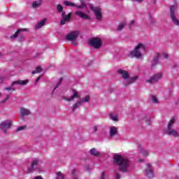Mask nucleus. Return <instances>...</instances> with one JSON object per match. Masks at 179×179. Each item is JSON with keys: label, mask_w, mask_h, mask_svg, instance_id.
<instances>
[{"label": "nucleus", "mask_w": 179, "mask_h": 179, "mask_svg": "<svg viewBox=\"0 0 179 179\" xmlns=\"http://www.w3.org/2000/svg\"><path fill=\"white\" fill-rule=\"evenodd\" d=\"M113 163L119 166V170L122 173H127L128 171V166H129L128 158L123 157L120 155H115L113 157Z\"/></svg>", "instance_id": "f257e3e1"}, {"label": "nucleus", "mask_w": 179, "mask_h": 179, "mask_svg": "<svg viewBox=\"0 0 179 179\" xmlns=\"http://www.w3.org/2000/svg\"><path fill=\"white\" fill-rule=\"evenodd\" d=\"M117 73L121 75L122 78L124 79V81L123 82L124 87H128V86H130V85L135 83V82L138 80V76L129 78V73L125 70H118Z\"/></svg>", "instance_id": "f03ea898"}, {"label": "nucleus", "mask_w": 179, "mask_h": 179, "mask_svg": "<svg viewBox=\"0 0 179 179\" xmlns=\"http://www.w3.org/2000/svg\"><path fill=\"white\" fill-rule=\"evenodd\" d=\"M146 46L143 43H138L134 50L131 51L129 54L130 58H136V59H142V52L141 51H145Z\"/></svg>", "instance_id": "7ed1b4c3"}, {"label": "nucleus", "mask_w": 179, "mask_h": 179, "mask_svg": "<svg viewBox=\"0 0 179 179\" xmlns=\"http://www.w3.org/2000/svg\"><path fill=\"white\" fill-rule=\"evenodd\" d=\"M23 31H27V29H18L13 35L10 36L11 40L13 38H17V37H20L18 41L22 42L23 38H24V35L23 34Z\"/></svg>", "instance_id": "20e7f679"}, {"label": "nucleus", "mask_w": 179, "mask_h": 179, "mask_svg": "<svg viewBox=\"0 0 179 179\" xmlns=\"http://www.w3.org/2000/svg\"><path fill=\"white\" fill-rule=\"evenodd\" d=\"M89 101H90V96L89 95H87L85 98L78 100V101L74 103V105L73 106V111H75L76 109L79 108V106H82L83 103H89Z\"/></svg>", "instance_id": "39448f33"}, {"label": "nucleus", "mask_w": 179, "mask_h": 179, "mask_svg": "<svg viewBox=\"0 0 179 179\" xmlns=\"http://www.w3.org/2000/svg\"><path fill=\"white\" fill-rule=\"evenodd\" d=\"M80 34V31L78 30L72 31L66 36V40H67V41H75V40L79 37Z\"/></svg>", "instance_id": "423d86ee"}, {"label": "nucleus", "mask_w": 179, "mask_h": 179, "mask_svg": "<svg viewBox=\"0 0 179 179\" xmlns=\"http://www.w3.org/2000/svg\"><path fill=\"white\" fill-rule=\"evenodd\" d=\"M90 8L91 10L94 12L96 20H101V19H103V14H101V9L100 7H95L91 5Z\"/></svg>", "instance_id": "0eeeda50"}, {"label": "nucleus", "mask_w": 179, "mask_h": 179, "mask_svg": "<svg viewBox=\"0 0 179 179\" xmlns=\"http://www.w3.org/2000/svg\"><path fill=\"white\" fill-rule=\"evenodd\" d=\"M162 78H163V73H158L153 75L150 79H148L147 83H150L151 85H155V83H157Z\"/></svg>", "instance_id": "6e6552de"}, {"label": "nucleus", "mask_w": 179, "mask_h": 179, "mask_svg": "<svg viewBox=\"0 0 179 179\" xmlns=\"http://www.w3.org/2000/svg\"><path fill=\"white\" fill-rule=\"evenodd\" d=\"M101 40L99 38H94L90 40V45L94 48L99 49L101 47Z\"/></svg>", "instance_id": "1a4fd4ad"}, {"label": "nucleus", "mask_w": 179, "mask_h": 179, "mask_svg": "<svg viewBox=\"0 0 179 179\" xmlns=\"http://www.w3.org/2000/svg\"><path fill=\"white\" fill-rule=\"evenodd\" d=\"M170 11L171 18L172 19V21L173 22L174 24H176V26H179V20L176 17V6H171Z\"/></svg>", "instance_id": "9d476101"}, {"label": "nucleus", "mask_w": 179, "mask_h": 179, "mask_svg": "<svg viewBox=\"0 0 179 179\" xmlns=\"http://www.w3.org/2000/svg\"><path fill=\"white\" fill-rule=\"evenodd\" d=\"M11 126H12V122L9 120H6L1 123L0 128L1 129H2V131H3L4 134H6L7 132L6 129L10 128Z\"/></svg>", "instance_id": "9b49d317"}, {"label": "nucleus", "mask_w": 179, "mask_h": 179, "mask_svg": "<svg viewBox=\"0 0 179 179\" xmlns=\"http://www.w3.org/2000/svg\"><path fill=\"white\" fill-rule=\"evenodd\" d=\"M72 92H73V94L71 95V97L69 98H66V97H64V100L66 101H73V100H75V99H79V97H80L79 96V94L78 93V91H76V90H72Z\"/></svg>", "instance_id": "f8f14e48"}, {"label": "nucleus", "mask_w": 179, "mask_h": 179, "mask_svg": "<svg viewBox=\"0 0 179 179\" xmlns=\"http://www.w3.org/2000/svg\"><path fill=\"white\" fill-rule=\"evenodd\" d=\"M145 173L148 177V178H153L155 177V174L153 173V169L150 166V164H147V168L145 169Z\"/></svg>", "instance_id": "ddd939ff"}, {"label": "nucleus", "mask_w": 179, "mask_h": 179, "mask_svg": "<svg viewBox=\"0 0 179 179\" xmlns=\"http://www.w3.org/2000/svg\"><path fill=\"white\" fill-rule=\"evenodd\" d=\"M75 14L76 15V16H79V17H80L81 19H85V20H90V16L86 15V13L80 11V10H78L75 13Z\"/></svg>", "instance_id": "4468645a"}, {"label": "nucleus", "mask_w": 179, "mask_h": 179, "mask_svg": "<svg viewBox=\"0 0 179 179\" xmlns=\"http://www.w3.org/2000/svg\"><path fill=\"white\" fill-rule=\"evenodd\" d=\"M118 134V127L112 126L110 127L109 135L110 138H114Z\"/></svg>", "instance_id": "2eb2a0df"}, {"label": "nucleus", "mask_w": 179, "mask_h": 179, "mask_svg": "<svg viewBox=\"0 0 179 179\" xmlns=\"http://www.w3.org/2000/svg\"><path fill=\"white\" fill-rule=\"evenodd\" d=\"M166 134L169 136H174V138H178L179 136L178 132L172 129H166Z\"/></svg>", "instance_id": "dca6fc26"}, {"label": "nucleus", "mask_w": 179, "mask_h": 179, "mask_svg": "<svg viewBox=\"0 0 179 179\" xmlns=\"http://www.w3.org/2000/svg\"><path fill=\"white\" fill-rule=\"evenodd\" d=\"M28 83H29V80H18L13 82L11 83V86H15V85H20L21 86H24L27 85Z\"/></svg>", "instance_id": "f3484780"}, {"label": "nucleus", "mask_w": 179, "mask_h": 179, "mask_svg": "<svg viewBox=\"0 0 179 179\" xmlns=\"http://www.w3.org/2000/svg\"><path fill=\"white\" fill-rule=\"evenodd\" d=\"M20 111V117H22V118H23V117L26 115H30L31 114L30 110L26 108H21Z\"/></svg>", "instance_id": "a211bd4d"}, {"label": "nucleus", "mask_w": 179, "mask_h": 179, "mask_svg": "<svg viewBox=\"0 0 179 179\" xmlns=\"http://www.w3.org/2000/svg\"><path fill=\"white\" fill-rule=\"evenodd\" d=\"M38 165V162L37 161V159H34L31 165V168L28 169V173H33V170H36Z\"/></svg>", "instance_id": "6ab92c4d"}, {"label": "nucleus", "mask_w": 179, "mask_h": 179, "mask_svg": "<svg viewBox=\"0 0 179 179\" xmlns=\"http://www.w3.org/2000/svg\"><path fill=\"white\" fill-rule=\"evenodd\" d=\"M71 16H72V13H69L68 15H66L64 18L61 20L60 24H65L66 22H69V20H71Z\"/></svg>", "instance_id": "aec40b11"}, {"label": "nucleus", "mask_w": 179, "mask_h": 179, "mask_svg": "<svg viewBox=\"0 0 179 179\" xmlns=\"http://www.w3.org/2000/svg\"><path fill=\"white\" fill-rule=\"evenodd\" d=\"M45 22H47V19L44 18L41 22H39L37 25L35 27L36 29H41L44 24H45Z\"/></svg>", "instance_id": "412c9836"}, {"label": "nucleus", "mask_w": 179, "mask_h": 179, "mask_svg": "<svg viewBox=\"0 0 179 179\" xmlns=\"http://www.w3.org/2000/svg\"><path fill=\"white\" fill-rule=\"evenodd\" d=\"M176 122V119L172 117L168 123V127L166 129H171V127H173V124Z\"/></svg>", "instance_id": "4be33fe9"}, {"label": "nucleus", "mask_w": 179, "mask_h": 179, "mask_svg": "<svg viewBox=\"0 0 179 179\" xmlns=\"http://www.w3.org/2000/svg\"><path fill=\"white\" fill-rule=\"evenodd\" d=\"M90 154L92 155V156H99L100 153L97 152V150L96 148H92L90 151Z\"/></svg>", "instance_id": "5701e85b"}, {"label": "nucleus", "mask_w": 179, "mask_h": 179, "mask_svg": "<svg viewBox=\"0 0 179 179\" xmlns=\"http://www.w3.org/2000/svg\"><path fill=\"white\" fill-rule=\"evenodd\" d=\"M43 69H41V66H37L36 70L32 71V75H36V73H41Z\"/></svg>", "instance_id": "b1692460"}, {"label": "nucleus", "mask_w": 179, "mask_h": 179, "mask_svg": "<svg viewBox=\"0 0 179 179\" xmlns=\"http://www.w3.org/2000/svg\"><path fill=\"white\" fill-rule=\"evenodd\" d=\"M56 178L55 179H64L65 176L63 175L62 172L58 171L56 173Z\"/></svg>", "instance_id": "393cba45"}, {"label": "nucleus", "mask_w": 179, "mask_h": 179, "mask_svg": "<svg viewBox=\"0 0 179 179\" xmlns=\"http://www.w3.org/2000/svg\"><path fill=\"white\" fill-rule=\"evenodd\" d=\"M81 2V5L80 6H78L76 4V8H78V9H83V8H86V3L85 2H83V0L80 1Z\"/></svg>", "instance_id": "a878e982"}, {"label": "nucleus", "mask_w": 179, "mask_h": 179, "mask_svg": "<svg viewBox=\"0 0 179 179\" xmlns=\"http://www.w3.org/2000/svg\"><path fill=\"white\" fill-rule=\"evenodd\" d=\"M41 5V1H34L32 3V8H38Z\"/></svg>", "instance_id": "bb28decb"}, {"label": "nucleus", "mask_w": 179, "mask_h": 179, "mask_svg": "<svg viewBox=\"0 0 179 179\" xmlns=\"http://www.w3.org/2000/svg\"><path fill=\"white\" fill-rule=\"evenodd\" d=\"M64 3L66 6H76V4L68 1H64Z\"/></svg>", "instance_id": "cd10ccee"}, {"label": "nucleus", "mask_w": 179, "mask_h": 179, "mask_svg": "<svg viewBox=\"0 0 179 179\" xmlns=\"http://www.w3.org/2000/svg\"><path fill=\"white\" fill-rule=\"evenodd\" d=\"M57 10L59 12V13H62L64 10V7L61 4H58L57 6Z\"/></svg>", "instance_id": "c85d7f7f"}, {"label": "nucleus", "mask_w": 179, "mask_h": 179, "mask_svg": "<svg viewBox=\"0 0 179 179\" xmlns=\"http://www.w3.org/2000/svg\"><path fill=\"white\" fill-rule=\"evenodd\" d=\"M109 117L113 121H115L116 122H118V117L117 116H114L113 113H110Z\"/></svg>", "instance_id": "c756f323"}, {"label": "nucleus", "mask_w": 179, "mask_h": 179, "mask_svg": "<svg viewBox=\"0 0 179 179\" xmlns=\"http://www.w3.org/2000/svg\"><path fill=\"white\" fill-rule=\"evenodd\" d=\"M124 27H125V22H122V23L120 24L117 30H118V31H121V30H122V29H124Z\"/></svg>", "instance_id": "7c9ffc66"}, {"label": "nucleus", "mask_w": 179, "mask_h": 179, "mask_svg": "<svg viewBox=\"0 0 179 179\" xmlns=\"http://www.w3.org/2000/svg\"><path fill=\"white\" fill-rule=\"evenodd\" d=\"M4 90H7V92H10V93H12V92H15L16 89L10 87H6L4 88Z\"/></svg>", "instance_id": "2f4dec72"}, {"label": "nucleus", "mask_w": 179, "mask_h": 179, "mask_svg": "<svg viewBox=\"0 0 179 179\" xmlns=\"http://www.w3.org/2000/svg\"><path fill=\"white\" fill-rule=\"evenodd\" d=\"M62 78H59V83L56 85L55 90V89H58V87H59V85H61L62 82Z\"/></svg>", "instance_id": "473e14b6"}, {"label": "nucleus", "mask_w": 179, "mask_h": 179, "mask_svg": "<svg viewBox=\"0 0 179 179\" xmlns=\"http://www.w3.org/2000/svg\"><path fill=\"white\" fill-rule=\"evenodd\" d=\"M27 128V126H22L17 128V131L19 132V131H23V129H26Z\"/></svg>", "instance_id": "72a5a7b5"}, {"label": "nucleus", "mask_w": 179, "mask_h": 179, "mask_svg": "<svg viewBox=\"0 0 179 179\" xmlns=\"http://www.w3.org/2000/svg\"><path fill=\"white\" fill-rule=\"evenodd\" d=\"M141 155H143V156H145V157L149 155V152H148V151H146V150L141 151Z\"/></svg>", "instance_id": "f704fd0d"}, {"label": "nucleus", "mask_w": 179, "mask_h": 179, "mask_svg": "<svg viewBox=\"0 0 179 179\" xmlns=\"http://www.w3.org/2000/svg\"><path fill=\"white\" fill-rule=\"evenodd\" d=\"M160 57V55L159 54V53H157L156 54V56H155V59H154V61H159V58Z\"/></svg>", "instance_id": "c9c22d12"}, {"label": "nucleus", "mask_w": 179, "mask_h": 179, "mask_svg": "<svg viewBox=\"0 0 179 179\" xmlns=\"http://www.w3.org/2000/svg\"><path fill=\"white\" fill-rule=\"evenodd\" d=\"M152 101L155 103H159V101L157 100V98H156V96H152Z\"/></svg>", "instance_id": "e433bc0d"}, {"label": "nucleus", "mask_w": 179, "mask_h": 179, "mask_svg": "<svg viewBox=\"0 0 179 179\" xmlns=\"http://www.w3.org/2000/svg\"><path fill=\"white\" fill-rule=\"evenodd\" d=\"M100 179H106V172H102Z\"/></svg>", "instance_id": "4c0bfd02"}, {"label": "nucleus", "mask_w": 179, "mask_h": 179, "mask_svg": "<svg viewBox=\"0 0 179 179\" xmlns=\"http://www.w3.org/2000/svg\"><path fill=\"white\" fill-rule=\"evenodd\" d=\"M134 24H135V20H131V22L129 24V28L131 29V27H132V26H134Z\"/></svg>", "instance_id": "58836bf2"}, {"label": "nucleus", "mask_w": 179, "mask_h": 179, "mask_svg": "<svg viewBox=\"0 0 179 179\" xmlns=\"http://www.w3.org/2000/svg\"><path fill=\"white\" fill-rule=\"evenodd\" d=\"M116 179H121V175L119 173H115Z\"/></svg>", "instance_id": "ea45409f"}, {"label": "nucleus", "mask_w": 179, "mask_h": 179, "mask_svg": "<svg viewBox=\"0 0 179 179\" xmlns=\"http://www.w3.org/2000/svg\"><path fill=\"white\" fill-rule=\"evenodd\" d=\"M163 57H164V58H165V59H167V58H169V54L163 53Z\"/></svg>", "instance_id": "a19ab883"}, {"label": "nucleus", "mask_w": 179, "mask_h": 179, "mask_svg": "<svg viewBox=\"0 0 179 179\" xmlns=\"http://www.w3.org/2000/svg\"><path fill=\"white\" fill-rule=\"evenodd\" d=\"M9 100V95H7L6 99L2 101V103H6V101H8Z\"/></svg>", "instance_id": "79ce46f5"}, {"label": "nucleus", "mask_w": 179, "mask_h": 179, "mask_svg": "<svg viewBox=\"0 0 179 179\" xmlns=\"http://www.w3.org/2000/svg\"><path fill=\"white\" fill-rule=\"evenodd\" d=\"M4 80H5V78L3 77L0 78V83H3Z\"/></svg>", "instance_id": "37998d69"}, {"label": "nucleus", "mask_w": 179, "mask_h": 179, "mask_svg": "<svg viewBox=\"0 0 179 179\" xmlns=\"http://www.w3.org/2000/svg\"><path fill=\"white\" fill-rule=\"evenodd\" d=\"M34 179H43L41 176H35Z\"/></svg>", "instance_id": "c03bdc74"}, {"label": "nucleus", "mask_w": 179, "mask_h": 179, "mask_svg": "<svg viewBox=\"0 0 179 179\" xmlns=\"http://www.w3.org/2000/svg\"><path fill=\"white\" fill-rule=\"evenodd\" d=\"M66 15V14L65 13V12H62V17L63 19L65 17Z\"/></svg>", "instance_id": "a18cd8bd"}, {"label": "nucleus", "mask_w": 179, "mask_h": 179, "mask_svg": "<svg viewBox=\"0 0 179 179\" xmlns=\"http://www.w3.org/2000/svg\"><path fill=\"white\" fill-rule=\"evenodd\" d=\"M94 131L97 132V126H94Z\"/></svg>", "instance_id": "49530a36"}, {"label": "nucleus", "mask_w": 179, "mask_h": 179, "mask_svg": "<svg viewBox=\"0 0 179 179\" xmlns=\"http://www.w3.org/2000/svg\"><path fill=\"white\" fill-rule=\"evenodd\" d=\"M40 79H41V77H38L36 80V83H37V82H38V80H40Z\"/></svg>", "instance_id": "de8ad7c7"}, {"label": "nucleus", "mask_w": 179, "mask_h": 179, "mask_svg": "<svg viewBox=\"0 0 179 179\" xmlns=\"http://www.w3.org/2000/svg\"><path fill=\"white\" fill-rule=\"evenodd\" d=\"M134 1H135L136 2H143V0H134Z\"/></svg>", "instance_id": "09e8293b"}, {"label": "nucleus", "mask_w": 179, "mask_h": 179, "mask_svg": "<svg viewBox=\"0 0 179 179\" xmlns=\"http://www.w3.org/2000/svg\"><path fill=\"white\" fill-rule=\"evenodd\" d=\"M138 162H139V163H142V162H143V159H140L138 160Z\"/></svg>", "instance_id": "8fccbe9b"}, {"label": "nucleus", "mask_w": 179, "mask_h": 179, "mask_svg": "<svg viewBox=\"0 0 179 179\" xmlns=\"http://www.w3.org/2000/svg\"><path fill=\"white\" fill-rule=\"evenodd\" d=\"M3 55H2V52H0V57H2Z\"/></svg>", "instance_id": "3c124183"}, {"label": "nucleus", "mask_w": 179, "mask_h": 179, "mask_svg": "<svg viewBox=\"0 0 179 179\" xmlns=\"http://www.w3.org/2000/svg\"><path fill=\"white\" fill-rule=\"evenodd\" d=\"M154 2H156V0H154Z\"/></svg>", "instance_id": "603ef678"}, {"label": "nucleus", "mask_w": 179, "mask_h": 179, "mask_svg": "<svg viewBox=\"0 0 179 179\" xmlns=\"http://www.w3.org/2000/svg\"><path fill=\"white\" fill-rule=\"evenodd\" d=\"M74 179H78V178H75Z\"/></svg>", "instance_id": "864d4df0"}, {"label": "nucleus", "mask_w": 179, "mask_h": 179, "mask_svg": "<svg viewBox=\"0 0 179 179\" xmlns=\"http://www.w3.org/2000/svg\"><path fill=\"white\" fill-rule=\"evenodd\" d=\"M80 1H82V0H80Z\"/></svg>", "instance_id": "5fc2aeb1"}]
</instances>
